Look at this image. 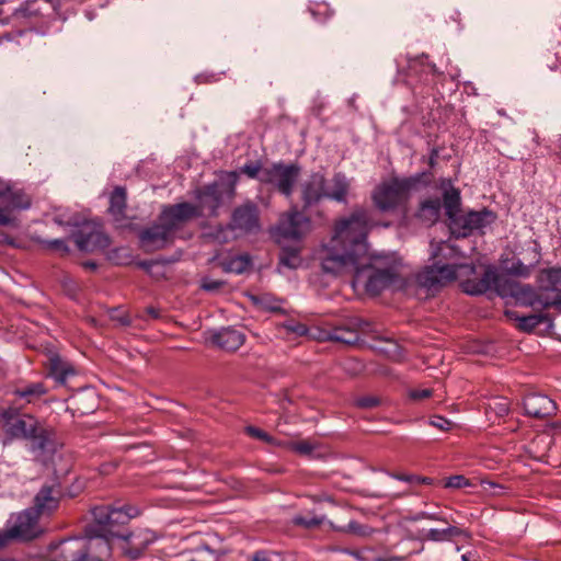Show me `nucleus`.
<instances>
[{
	"label": "nucleus",
	"mask_w": 561,
	"mask_h": 561,
	"mask_svg": "<svg viewBox=\"0 0 561 561\" xmlns=\"http://www.w3.org/2000/svg\"><path fill=\"white\" fill-rule=\"evenodd\" d=\"M72 400L76 404V412H79L81 415L93 412L96 408V393L90 387L76 392L72 391Z\"/></svg>",
	"instance_id": "nucleus-24"
},
{
	"label": "nucleus",
	"mask_w": 561,
	"mask_h": 561,
	"mask_svg": "<svg viewBox=\"0 0 561 561\" xmlns=\"http://www.w3.org/2000/svg\"><path fill=\"white\" fill-rule=\"evenodd\" d=\"M302 264V257L300 255V248L298 247H282L279 253L278 271L286 267L289 270H296Z\"/></svg>",
	"instance_id": "nucleus-28"
},
{
	"label": "nucleus",
	"mask_w": 561,
	"mask_h": 561,
	"mask_svg": "<svg viewBox=\"0 0 561 561\" xmlns=\"http://www.w3.org/2000/svg\"><path fill=\"white\" fill-rule=\"evenodd\" d=\"M39 518L30 507L11 516L8 527L0 530L5 538V545L10 540H19L23 542L32 541L43 535L44 529L39 524Z\"/></svg>",
	"instance_id": "nucleus-7"
},
{
	"label": "nucleus",
	"mask_w": 561,
	"mask_h": 561,
	"mask_svg": "<svg viewBox=\"0 0 561 561\" xmlns=\"http://www.w3.org/2000/svg\"><path fill=\"white\" fill-rule=\"evenodd\" d=\"M218 264L227 273L242 274L251 266V257L248 254H229Z\"/></svg>",
	"instance_id": "nucleus-25"
},
{
	"label": "nucleus",
	"mask_w": 561,
	"mask_h": 561,
	"mask_svg": "<svg viewBox=\"0 0 561 561\" xmlns=\"http://www.w3.org/2000/svg\"><path fill=\"white\" fill-rule=\"evenodd\" d=\"M285 446L302 456H310L318 447L317 444L311 440L288 442Z\"/></svg>",
	"instance_id": "nucleus-36"
},
{
	"label": "nucleus",
	"mask_w": 561,
	"mask_h": 561,
	"mask_svg": "<svg viewBox=\"0 0 561 561\" xmlns=\"http://www.w3.org/2000/svg\"><path fill=\"white\" fill-rule=\"evenodd\" d=\"M526 413L534 417H547L556 413L557 403L546 394L529 393L524 398Z\"/></svg>",
	"instance_id": "nucleus-17"
},
{
	"label": "nucleus",
	"mask_w": 561,
	"mask_h": 561,
	"mask_svg": "<svg viewBox=\"0 0 561 561\" xmlns=\"http://www.w3.org/2000/svg\"><path fill=\"white\" fill-rule=\"evenodd\" d=\"M147 312L154 319L159 317V311L152 307L147 308Z\"/></svg>",
	"instance_id": "nucleus-59"
},
{
	"label": "nucleus",
	"mask_w": 561,
	"mask_h": 561,
	"mask_svg": "<svg viewBox=\"0 0 561 561\" xmlns=\"http://www.w3.org/2000/svg\"><path fill=\"white\" fill-rule=\"evenodd\" d=\"M265 165H262L259 162H249L240 168L239 171H230L225 173V180L231 185V190L233 191L234 185L239 180V174L243 173L250 179L257 180L261 184H263V171Z\"/></svg>",
	"instance_id": "nucleus-23"
},
{
	"label": "nucleus",
	"mask_w": 561,
	"mask_h": 561,
	"mask_svg": "<svg viewBox=\"0 0 561 561\" xmlns=\"http://www.w3.org/2000/svg\"><path fill=\"white\" fill-rule=\"evenodd\" d=\"M294 523L296 525L304 526L306 528H312V527L318 526L321 523V520L318 519V518H314V517L307 518V517H304V516H296L294 518Z\"/></svg>",
	"instance_id": "nucleus-48"
},
{
	"label": "nucleus",
	"mask_w": 561,
	"mask_h": 561,
	"mask_svg": "<svg viewBox=\"0 0 561 561\" xmlns=\"http://www.w3.org/2000/svg\"><path fill=\"white\" fill-rule=\"evenodd\" d=\"M432 265L426 266L416 275L419 286L425 288L428 294H434L440 287L458 279L466 294L482 295L495 288L499 276L493 267H488L480 277L476 276V267L472 264L459 263L460 252L450 242L442 241L431 243Z\"/></svg>",
	"instance_id": "nucleus-2"
},
{
	"label": "nucleus",
	"mask_w": 561,
	"mask_h": 561,
	"mask_svg": "<svg viewBox=\"0 0 561 561\" xmlns=\"http://www.w3.org/2000/svg\"><path fill=\"white\" fill-rule=\"evenodd\" d=\"M37 422L31 415H25L23 419H18L10 425L9 433L12 436L28 438L36 432Z\"/></svg>",
	"instance_id": "nucleus-29"
},
{
	"label": "nucleus",
	"mask_w": 561,
	"mask_h": 561,
	"mask_svg": "<svg viewBox=\"0 0 561 561\" xmlns=\"http://www.w3.org/2000/svg\"><path fill=\"white\" fill-rule=\"evenodd\" d=\"M12 19H15L14 16L11 15H8V16H4V18H0V24L1 25H9L12 21Z\"/></svg>",
	"instance_id": "nucleus-55"
},
{
	"label": "nucleus",
	"mask_w": 561,
	"mask_h": 561,
	"mask_svg": "<svg viewBox=\"0 0 561 561\" xmlns=\"http://www.w3.org/2000/svg\"><path fill=\"white\" fill-rule=\"evenodd\" d=\"M481 483H482L484 490H488L486 486H490L491 489H493V491H492L493 495H500L504 489L502 485H500L495 482H491V481L483 480Z\"/></svg>",
	"instance_id": "nucleus-51"
},
{
	"label": "nucleus",
	"mask_w": 561,
	"mask_h": 561,
	"mask_svg": "<svg viewBox=\"0 0 561 561\" xmlns=\"http://www.w3.org/2000/svg\"><path fill=\"white\" fill-rule=\"evenodd\" d=\"M350 191V181L343 173H335L328 185L322 173L314 172L300 185L304 209H308L322 199L328 198L339 203H346Z\"/></svg>",
	"instance_id": "nucleus-4"
},
{
	"label": "nucleus",
	"mask_w": 561,
	"mask_h": 561,
	"mask_svg": "<svg viewBox=\"0 0 561 561\" xmlns=\"http://www.w3.org/2000/svg\"><path fill=\"white\" fill-rule=\"evenodd\" d=\"M540 260V254L535 251L534 260L525 264L520 259L513 257L511 260H505L502 263L503 271L512 276L516 277H528Z\"/></svg>",
	"instance_id": "nucleus-22"
},
{
	"label": "nucleus",
	"mask_w": 561,
	"mask_h": 561,
	"mask_svg": "<svg viewBox=\"0 0 561 561\" xmlns=\"http://www.w3.org/2000/svg\"><path fill=\"white\" fill-rule=\"evenodd\" d=\"M443 190V201L446 215L451 219L456 216L460 206V192L453 185L449 179L440 181Z\"/></svg>",
	"instance_id": "nucleus-21"
},
{
	"label": "nucleus",
	"mask_w": 561,
	"mask_h": 561,
	"mask_svg": "<svg viewBox=\"0 0 561 561\" xmlns=\"http://www.w3.org/2000/svg\"><path fill=\"white\" fill-rule=\"evenodd\" d=\"M199 216L201 211L196 205L179 203L165 206L159 216V221L163 222L174 234L185 222Z\"/></svg>",
	"instance_id": "nucleus-12"
},
{
	"label": "nucleus",
	"mask_w": 561,
	"mask_h": 561,
	"mask_svg": "<svg viewBox=\"0 0 561 561\" xmlns=\"http://www.w3.org/2000/svg\"><path fill=\"white\" fill-rule=\"evenodd\" d=\"M379 404V399L376 397H360L355 400V405L362 409H371Z\"/></svg>",
	"instance_id": "nucleus-44"
},
{
	"label": "nucleus",
	"mask_w": 561,
	"mask_h": 561,
	"mask_svg": "<svg viewBox=\"0 0 561 561\" xmlns=\"http://www.w3.org/2000/svg\"><path fill=\"white\" fill-rule=\"evenodd\" d=\"M70 373V367L65 365L57 354H54L48 359V375L54 378L58 383L65 385Z\"/></svg>",
	"instance_id": "nucleus-31"
},
{
	"label": "nucleus",
	"mask_w": 561,
	"mask_h": 561,
	"mask_svg": "<svg viewBox=\"0 0 561 561\" xmlns=\"http://www.w3.org/2000/svg\"><path fill=\"white\" fill-rule=\"evenodd\" d=\"M436 157H437V150H435V149H434V150L432 151L431 159H430V164H431V165H434V162H435Z\"/></svg>",
	"instance_id": "nucleus-60"
},
{
	"label": "nucleus",
	"mask_w": 561,
	"mask_h": 561,
	"mask_svg": "<svg viewBox=\"0 0 561 561\" xmlns=\"http://www.w3.org/2000/svg\"><path fill=\"white\" fill-rule=\"evenodd\" d=\"M8 191H9V187L5 186L4 184L0 183V203H2L3 197Z\"/></svg>",
	"instance_id": "nucleus-56"
},
{
	"label": "nucleus",
	"mask_w": 561,
	"mask_h": 561,
	"mask_svg": "<svg viewBox=\"0 0 561 561\" xmlns=\"http://www.w3.org/2000/svg\"><path fill=\"white\" fill-rule=\"evenodd\" d=\"M221 285L222 283L219 280L204 279L202 283V288L207 291H213L220 288Z\"/></svg>",
	"instance_id": "nucleus-49"
},
{
	"label": "nucleus",
	"mask_w": 561,
	"mask_h": 561,
	"mask_svg": "<svg viewBox=\"0 0 561 561\" xmlns=\"http://www.w3.org/2000/svg\"><path fill=\"white\" fill-rule=\"evenodd\" d=\"M495 220L491 210L470 211L462 216H455L450 219V231L457 238H465L477 230H482Z\"/></svg>",
	"instance_id": "nucleus-9"
},
{
	"label": "nucleus",
	"mask_w": 561,
	"mask_h": 561,
	"mask_svg": "<svg viewBox=\"0 0 561 561\" xmlns=\"http://www.w3.org/2000/svg\"><path fill=\"white\" fill-rule=\"evenodd\" d=\"M328 339L344 344H354L357 341V335L353 331L337 328L329 333Z\"/></svg>",
	"instance_id": "nucleus-39"
},
{
	"label": "nucleus",
	"mask_w": 561,
	"mask_h": 561,
	"mask_svg": "<svg viewBox=\"0 0 561 561\" xmlns=\"http://www.w3.org/2000/svg\"><path fill=\"white\" fill-rule=\"evenodd\" d=\"M197 198L199 201L197 208L199 209L201 214L207 209L209 215H217V209L221 204V196L216 184L208 185L204 190L199 191Z\"/></svg>",
	"instance_id": "nucleus-20"
},
{
	"label": "nucleus",
	"mask_w": 561,
	"mask_h": 561,
	"mask_svg": "<svg viewBox=\"0 0 561 561\" xmlns=\"http://www.w3.org/2000/svg\"><path fill=\"white\" fill-rule=\"evenodd\" d=\"M83 266L93 270L96 267V264L94 262H85Z\"/></svg>",
	"instance_id": "nucleus-61"
},
{
	"label": "nucleus",
	"mask_w": 561,
	"mask_h": 561,
	"mask_svg": "<svg viewBox=\"0 0 561 561\" xmlns=\"http://www.w3.org/2000/svg\"><path fill=\"white\" fill-rule=\"evenodd\" d=\"M252 561H270V559L266 557L265 552L257 551L254 553Z\"/></svg>",
	"instance_id": "nucleus-54"
},
{
	"label": "nucleus",
	"mask_w": 561,
	"mask_h": 561,
	"mask_svg": "<svg viewBox=\"0 0 561 561\" xmlns=\"http://www.w3.org/2000/svg\"><path fill=\"white\" fill-rule=\"evenodd\" d=\"M461 560H462V561H470V560H469V557H468L467 554H463V556L461 557Z\"/></svg>",
	"instance_id": "nucleus-62"
},
{
	"label": "nucleus",
	"mask_w": 561,
	"mask_h": 561,
	"mask_svg": "<svg viewBox=\"0 0 561 561\" xmlns=\"http://www.w3.org/2000/svg\"><path fill=\"white\" fill-rule=\"evenodd\" d=\"M44 243H45V247L49 250L61 251L64 253L69 252L68 245L61 239L48 240V241H45Z\"/></svg>",
	"instance_id": "nucleus-46"
},
{
	"label": "nucleus",
	"mask_w": 561,
	"mask_h": 561,
	"mask_svg": "<svg viewBox=\"0 0 561 561\" xmlns=\"http://www.w3.org/2000/svg\"><path fill=\"white\" fill-rule=\"evenodd\" d=\"M252 305L261 311L278 312L282 311L284 301L271 294L249 295Z\"/></svg>",
	"instance_id": "nucleus-27"
},
{
	"label": "nucleus",
	"mask_w": 561,
	"mask_h": 561,
	"mask_svg": "<svg viewBox=\"0 0 561 561\" xmlns=\"http://www.w3.org/2000/svg\"><path fill=\"white\" fill-rule=\"evenodd\" d=\"M60 503V490L58 485H43L33 500V510L38 516H50Z\"/></svg>",
	"instance_id": "nucleus-14"
},
{
	"label": "nucleus",
	"mask_w": 561,
	"mask_h": 561,
	"mask_svg": "<svg viewBox=\"0 0 561 561\" xmlns=\"http://www.w3.org/2000/svg\"><path fill=\"white\" fill-rule=\"evenodd\" d=\"M440 210L439 199H428L422 203L420 217L430 221H435L438 218Z\"/></svg>",
	"instance_id": "nucleus-34"
},
{
	"label": "nucleus",
	"mask_w": 561,
	"mask_h": 561,
	"mask_svg": "<svg viewBox=\"0 0 561 561\" xmlns=\"http://www.w3.org/2000/svg\"><path fill=\"white\" fill-rule=\"evenodd\" d=\"M311 228L310 218L294 207L279 216L277 224L271 229V234L278 244H283L286 241H300Z\"/></svg>",
	"instance_id": "nucleus-6"
},
{
	"label": "nucleus",
	"mask_w": 561,
	"mask_h": 561,
	"mask_svg": "<svg viewBox=\"0 0 561 561\" xmlns=\"http://www.w3.org/2000/svg\"><path fill=\"white\" fill-rule=\"evenodd\" d=\"M72 238L77 247L85 252L105 250L110 245V238L104 233L102 227L93 221L83 222L76 231H72Z\"/></svg>",
	"instance_id": "nucleus-10"
},
{
	"label": "nucleus",
	"mask_w": 561,
	"mask_h": 561,
	"mask_svg": "<svg viewBox=\"0 0 561 561\" xmlns=\"http://www.w3.org/2000/svg\"><path fill=\"white\" fill-rule=\"evenodd\" d=\"M389 476L398 481L405 482L410 485L419 484V476L416 474H405V473H389Z\"/></svg>",
	"instance_id": "nucleus-47"
},
{
	"label": "nucleus",
	"mask_w": 561,
	"mask_h": 561,
	"mask_svg": "<svg viewBox=\"0 0 561 561\" xmlns=\"http://www.w3.org/2000/svg\"><path fill=\"white\" fill-rule=\"evenodd\" d=\"M28 439L32 440V449L33 450H42L45 451L49 444V437L46 431L36 427V432L33 436H30Z\"/></svg>",
	"instance_id": "nucleus-40"
},
{
	"label": "nucleus",
	"mask_w": 561,
	"mask_h": 561,
	"mask_svg": "<svg viewBox=\"0 0 561 561\" xmlns=\"http://www.w3.org/2000/svg\"><path fill=\"white\" fill-rule=\"evenodd\" d=\"M37 0H25L12 12V16L15 19L28 20L39 14L38 8H36Z\"/></svg>",
	"instance_id": "nucleus-33"
},
{
	"label": "nucleus",
	"mask_w": 561,
	"mask_h": 561,
	"mask_svg": "<svg viewBox=\"0 0 561 561\" xmlns=\"http://www.w3.org/2000/svg\"><path fill=\"white\" fill-rule=\"evenodd\" d=\"M300 173L301 169L297 163L274 162L264 168L263 185H267L286 198H290Z\"/></svg>",
	"instance_id": "nucleus-8"
},
{
	"label": "nucleus",
	"mask_w": 561,
	"mask_h": 561,
	"mask_svg": "<svg viewBox=\"0 0 561 561\" xmlns=\"http://www.w3.org/2000/svg\"><path fill=\"white\" fill-rule=\"evenodd\" d=\"M126 199V191L121 186L115 187L110 196L108 211L118 222L125 218Z\"/></svg>",
	"instance_id": "nucleus-26"
},
{
	"label": "nucleus",
	"mask_w": 561,
	"mask_h": 561,
	"mask_svg": "<svg viewBox=\"0 0 561 561\" xmlns=\"http://www.w3.org/2000/svg\"><path fill=\"white\" fill-rule=\"evenodd\" d=\"M31 207V198L21 191H9L5 193L0 210L7 217H12L11 213L16 209H27Z\"/></svg>",
	"instance_id": "nucleus-19"
},
{
	"label": "nucleus",
	"mask_w": 561,
	"mask_h": 561,
	"mask_svg": "<svg viewBox=\"0 0 561 561\" xmlns=\"http://www.w3.org/2000/svg\"><path fill=\"white\" fill-rule=\"evenodd\" d=\"M419 484H432L433 483V479L431 478H427V477H421L419 476Z\"/></svg>",
	"instance_id": "nucleus-57"
},
{
	"label": "nucleus",
	"mask_w": 561,
	"mask_h": 561,
	"mask_svg": "<svg viewBox=\"0 0 561 561\" xmlns=\"http://www.w3.org/2000/svg\"><path fill=\"white\" fill-rule=\"evenodd\" d=\"M144 247L150 250H159L164 248L173 238V233L161 221L144 229L139 234Z\"/></svg>",
	"instance_id": "nucleus-16"
},
{
	"label": "nucleus",
	"mask_w": 561,
	"mask_h": 561,
	"mask_svg": "<svg viewBox=\"0 0 561 561\" xmlns=\"http://www.w3.org/2000/svg\"><path fill=\"white\" fill-rule=\"evenodd\" d=\"M0 244H8V245H12V247L15 245L14 240L9 234H7L5 232H3L1 230H0Z\"/></svg>",
	"instance_id": "nucleus-52"
},
{
	"label": "nucleus",
	"mask_w": 561,
	"mask_h": 561,
	"mask_svg": "<svg viewBox=\"0 0 561 561\" xmlns=\"http://www.w3.org/2000/svg\"><path fill=\"white\" fill-rule=\"evenodd\" d=\"M278 329L283 330L286 335L305 336L308 333V328L304 323L293 319L279 323Z\"/></svg>",
	"instance_id": "nucleus-35"
},
{
	"label": "nucleus",
	"mask_w": 561,
	"mask_h": 561,
	"mask_svg": "<svg viewBox=\"0 0 561 561\" xmlns=\"http://www.w3.org/2000/svg\"><path fill=\"white\" fill-rule=\"evenodd\" d=\"M470 485L469 480L463 476H451L444 482V486L448 489H461Z\"/></svg>",
	"instance_id": "nucleus-42"
},
{
	"label": "nucleus",
	"mask_w": 561,
	"mask_h": 561,
	"mask_svg": "<svg viewBox=\"0 0 561 561\" xmlns=\"http://www.w3.org/2000/svg\"><path fill=\"white\" fill-rule=\"evenodd\" d=\"M245 432L251 436V437H254L256 439H260V440H263L267 444H271V445H280L279 443H277L275 440L274 437H272L271 435H268L266 432L257 428V427H254V426H248L245 427Z\"/></svg>",
	"instance_id": "nucleus-41"
},
{
	"label": "nucleus",
	"mask_w": 561,
	"mask_h": 561,
	"mask_svg": "<svg viewBox=\"0 0 561 561\" xmlns=\"http://www.w3.org/2000/svg\"><path fill=\"white\" fill-rule=\"evenodd\" d=\"M415 519L416 520L417 519H431V520H438V522H445L446 523V519L443 518L442 516H439L438 514L427 513V512H421L420 514H417Z\"/></svg>",
	"instance_id": "nucleus-50"
},
{
	"label": "nucleus",
	"mask_w": 561,
	"mask_h": 561,
	"mask_svg": "<svg viewBox=\"0 0 561 561\" xmlns=\"http://www.w3.org/2000/svg\"><path fill=\"white\" fill-rule=\"evenodd\" d=\"M501 296H511L516 304L529 306L533 308H543L542 296L540 289L535 290L530 285H522L519 283H511L507 287L500 290Z\"/></svg>",
	"instance_id": "nucleus-13"
},
{
	"label": "nucleus",
	"mask_w": 561,
	"mask_h": 561,
	"mask_svg": "<svg viewBox=\"0 0 561 561\" xmlns=\"http://www.w3.org/2000/svg\"><path fill=\"white\" fill-rule=\"evenodd\" d=\"M229 227L243 233L255 232L260 229L259 211L255 205L245 204L238 207L231 218Z\"/></svg>",
	"instance_id": "nucleus-15"
},
{
	"label": "nucleus",
	"mask_w": 561,
	"mask_h": 561,
	"mask_svg": "<svg viewBox=\"0 0 561 561\" xmlns=\"http://www.w3.org/2000/svg\"><path fill=\"white\" fill-rule=\"evenodd\" d=\"M47 388L43 382H32L23 387L16 388L13 394L20 399H25L26 402L31 403L35 399L46 394Z\"/></svg>",
	"instance_id": "nucleus-30"
},
{
	"label": "nucleus",
	"mask_w": 561,
	"mask_h": 561,
	"mask_svg": "<svg viewBox=\"0 0 561 561\" xmlns=\"http://www.w3.org/2000/svg\"><path fill=\"white\" fill-rule=\"evenodd\" d=\"M463 534L462 529L456 526H447L443 529L431 528L426 531L425 538L431 541L442 542L448 541L454 537L461 536Z\"/></svg>",
	"instance_id": "nucleus-32"
},
{
	"label": "nucleus",
	"mask_w": 561,
	"mask_h": 561,
	"mask_svg": "<svg viewBox=\"0 0 561 561\" xmlns=\"http://www.w3.org/2000/svg\"><path fill=\"white\" fill-rule=\"evenodd\" d=\"M93 523L84 529V537L72 540L81 541V551L73 561H103L111 554L110 539L116 537L113 530L116 524H125L138 515V510L131 506L119 508L112 506H95L91 511Z\"/></svg>",
	"instance_id": "nucleus-3"
},
{
	"label": "nucleus",
	"mask_w": 561,
	"mask_h": 561,
	"mask_svg": "<svg viewBox=\"0 0 561 561\" xmlns=\"http://www.w3.org/2000/svg\"><path fill=\"white\" fill-rule=\"evenodd\" d=\"M112 319L118 321V323L122 324V325H128L129 322H130L129 318L126 314H123V313L117 316V317L115 314H113Z\"/></svg>",
	"instance_id": "nucleus-53"
},
{
	"label": "nucleus",
	"mask_w": 561,
	"mask_h": 561,
	"mask_svg": "<svg viewBox=\"0 0 561 561\" xmlns=\"http://www.w3.org/2000/svg\"><path fill=\"white\" fill-rule=\"evenodd\" d=\"M510 411V402L506 398H493L488 403L486 413L493 412L496 416H504Z\"/></svg>",
	"instance_id": "nucleus-38"
},
{
	"label": "nucleus",
	"mask_w": 561,
	"mask_h": 561,
	"mask_svg": "<svg viewBox=\"0 0 561 561\" xmlns=\"http://www.w3.org/2000/svg\"><path fill=\"white\" fill-rule=\"evenodd\" d=\"M10 38H11L10 34H7V35L4 36V39H10Z\"/></svg>",
	"instance_id": "nucleus-64"
},
{
	"label": "nucleus",
	"mask_w": 561,
	"mask_h": 561,
	"mask_svg": "<svg viewBox=\"0 0 561 561\" xmlns=\"http://www.w3.org/2000/svg\"><path fill=\"white\" fill-rule=\"evenodd\" d=\"M547 320V316L545 314H529L518 318V327L523 331L530 332L536 329L540 323Z\"/></svg>",
	"instance_id": "nucleus-37"
},
{
	"label": "nucleus",
	"mask_w": 561,
	"mask_h": 561,
	"mask_svg": "<svg viewBox=\"0 0 561 561\" xmlns=\"http://www.w3.org/2000/svg\"><path fill=\"white\" fill-rule=\"evenodd\" d=\"M425 173H417L409 178H393L379 184L373 192L375 206L381 211H392L405 206L410 193L423 181Z\"/></svg>",
	"instance_id": "nucleus-5"
},
{
	"label": "nucleus",
	"mask_w": 561,
	"mask_h": 561,
	"mask_svg": "<svg viewBox=\"0 0 561 561\" xmlns=\"http://www.w3.org/2000/svg\"><path fill=\"white\" fill-rule=\"evenodd\" d=\"M540 289L543 309L557 308L561 311V268H545L537 277Z\"/></svg>",
	"instance_id": "nucleus-11"
},
{
	"label": "nucleus",
	"mask_w": 561,
	"mask_h": 561,
	"mask_svg": "<svg viewBox=\"0 0 561 561\" xmlns=\"http://www.w3.org/2000/svg\"><path fill=\"white\" fill-rule=\"evenodd\" d=\"M428 423L430 425L444 432L449 431L453 425V423L449 420L440 415H435L431 417Z\"/></svg>",
	"instance_id": "nucleus-43"
},
{
	"label": "nucleus",
	"mask_w": 561,
	"mask_h": 561,
	"mask_svg": "<svg viewBox=\"0 0 561 561\" xmlns=\"http://www.w3.org/2000/svg\"><path fill=\"white\" fill-rule=\"evenodd\" d=\"M1 561H15V560L11 559V558H8V559H2Z\"/></svg>",
	"instance_id": "nucleus-63"
},
{
	"label": "nucleus",
	"mask_w": 561,
	"mask_h": 561,
	"mask_svg": "<svg viewBox=\"0 0 561 561\" xmlns=\"http://www.w3.org/2000/svg\"><path fill=\"white\" fill-rule=\"evenodd\" d=\"M153 262L151 261H142V262H139L138 265L140 267H142L144 270H149L151 266H152Z\"/></svg>",
	"instance_id": "nucleus-58"
},
{
	"label": "nucleus",
	"mask_w": 561,
	"mask_h": 561,
	"mask_svg": "<svg viewBox=\"0 0 561 561\" xmlns=\"http://www.w3.org/2000/svg\"><path fill=\"white\" fill-rule=\"evenodd\" d=\"M368 230V211L364 208L354 210L335 222L333 236L321 245L318 259L324 273L341 275L352 272L353 288L363 287L367 294L376 296L398 279V273L393 266L380 267L381 257L369 254Z\"/></svg>",
	"instance_id": "nucleus-1"
},
{
	"label": "nucleus",
	"mask_w": 561,
	"mask_h": 561,
	"mask_svg": "<svg viewBox=\"0 0 561 561\" xmlns=\"http://www.w3.org/2000/svg\"><path fill=\"white\" fill-rule=\"evenodd\" d=\"M409 398L413 401H421L433 396L431 389H411L408 392Z\"/></svg>",
	"instance_id": "nucleus-45"
},
{
	"label": "nucleus",
	"mask_w": 561,
	"mask_h": 561,
	"mask_svg": "<svg viewBox=\"0 0 561 561\" xmlns=\"http://www.w3.org/2000/svg\"><path fill=\"white\" fill-rule=\"evenodd\" d=\"M210 341L221 350L234 352L243 345L245 335L236 328L227 327L214 332Z\"/></svg>",
	"instance_id": "nucleus-18"
}]
</instances>
